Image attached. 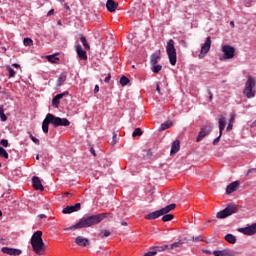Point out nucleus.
<instances>
[{"label":"nucleus","instance_id":"obj_13","mask_svg":"<svg viewBox=\"0 0 256 256\" xmlns=\"http://www.w3.org/2000/svg\"><path fill=\"white\" fill-rule=\"evenodd\" d=\"M2 253H5L6 255H11V256H19L21 255L22 251L21 249H17V248L3 247Z\"/></svg>","mask_w":256,"mask_h":256},{"label":"nucleus","instance_id":"obj_62","mask_svg":"<svg viewBox=\"0 0 256 256\" xmlns=\"http://www.w3.org/2000/svg\"><path fill=\"white\" fill-rule=\"evenodd\" d=\"M1 215H3V212H1V210H0V217H1Z\"/></svg>","mask_w":256,"mask_h":256},{"label":"nucleus","instance_id":"obj_43","mask_svg":"<svg viewBox=\"0 0 256 256\" xmlns=\"http://www.w3.org/2000/svg\"><path fill=\"white\" fill-rule=\"evenodd\" d=\"M223 135H221V133L219 132V136L213 141V145H218L219 144V141H221V137Z\"/></svg>","mask_w":256,"mask_h":256},{"label":"nucleus","instance_id":"obj_51","mask_svg":"<svg viewBox=\"0 0 256 256\" xmlns=\"http://www.w3.org/2000/svg\"><path fill=\"white\" fill-rule=\"evenodd\" d=\"M39 219H47V215L45 214H40L38 215Z\"/></svg>","mask_w":256,"mask_h":256},{"label":"nucleus","instance_id":"obj_34","mask_svg":"<svg viewBox=\"0 0 256 256\" xmlns=\"http://www.w3.org/2000/svg\"><path fill=\"white\" fill-rule=\"evenodd\" d=\"M23 43H24L25 47L33 46V40L31 38H24Z\"/></svg>","mask_w":256,"mask_h":256},{"label":"nucleus","instance_id":"obj_59","mask_svg":"<svg viewBox=\"0 0 256 256\" xmlns=\"http://www.w3.org/2000/svg\"><path fill=\"white\" fill-rule=\"evenodd\" d=\"M231 27H235V23L233 21L230 22Z\"/></svg>","mask_w":256,"mask_h":256},{"label":"nucleus","instance_id":"obj_20","mask_svg":"<svg viewBox=\"0 0 256 256\" xmlns=\"http://www.w3.org/2000/svg\"><path fill=\"white\" fill-rule=\"evenodd\" d=\"M219 125V133L220 135H223V131H225V127H227V120L224 116H221L218 120Z\"/></svg>","mask_w":256,"mask_h":256},{"label":"nucleus","instance_id":"obj_48","mask_svg":"<svg viewBox=\"0 0 256 256\" xmlns=\"http://www.w3.org/2000/svg\"><path fill=\"white\" fill-rule=\"evenodd\" d=\"M208 95H209V101H213V93L210 90L208 91Z\"/></svg>","mask_w":256,"mask_h":256},{"label":"nucleus","instance_id":"obj_11","mask_svg":"<svg viewBox=\"0 0 256 256\" xmlns=\"http://www.w3.org/2000/svg\"><path fill=\"white\" fill-rule=\"evenodd\" d=\"M239 233H243V235H255L256 234V223L249 225L247 227L244 228H239L238 229Z\"/></svg>","mask_w":256,"mask_h":256},{"label":"nucleus","instance_id":"obj_61","mask_svg":"<svg viewBox=\"0 0 256 256\" xmlns=\"http://www.w3.org/2000/svg\"><path fill=\"white\" fill-rule=\"evenodd\" d=\"M36 160L39 161V155H36Z\"/></svg>","mask_w":256,"mask_h":256},{"label":"nucleus","instance_id":"obj_3","mask_svg":"<svg viewBox=\"0 0 256 256\" xmlns=\"http://www.w3.org/2000/svg\"><path fill=\"white\" fill-rule=\"evenodd\" d=\"M43 232L42 231H36L30 240L32 249L36 255H43V252L45 251V243L43 242Z\"/></svg>","mask_w":256,"mask_h":256},{"label":"nucleus","instance_id":"obj_60","mask_svg":"<svg viewBox=\"0 0 256 256\" xmlns=\"http://www.w3.org/2000/svg\"><path fill=\"white\" fill-rule=\"evenodd\" d=\"M204 253H208L210 255L211 251L209 250H204Z\"/></svg>","mask_w":256,"mask_h":256},{"label":"nucleus","instance_id":"obj_29","mask_svg":"<svg viewBox=\"0 0 256 256\" xmlns=\"http://www.w3.org/2000/svg\"><path fill=\"white\" fill-rule=\"evenodd\" d=\"M46 59H48L49 63H57V61H59V57L55 55H48Z\"/></svg>","mask_w":256,"mask_h":256},{"label":"nucleus","instance_id":"obj_35","mask_svg":"<svg viewBox=\"0 0 256 256\" xmlns=\"http://www.w3.org/2000/svg\"><path fill=\"white\" fill-rule=\"evenodd\" d=\"M129 83V78L122 76L120 78V85H122V87H125V85H127Z\"/></svg>","mask_w":256,"mask_h":256},{"label":"nucleus","instance_id":"obj_49","mask_svg":"<svg viewBox=\"0 0 256 256\" xmlns=\"http://www.w3.org/2000/svg\"><path fill=\"white\" fill-rule=\"evenodd\" d=\"M53 13H55V10L51 9L50 11H48L47 17H51V15H53Z\"/></svg>","mask_w":256,"mask_h":256},{"label":"nucleus","instance_id":"obj_31","mask_svg":"<svg viewBox=\"0 0 256 256\" xmlns=\"http://www.w3.org/2000/svg\"><path fill=\"white\" fill-rule=\"evenodd\" d=\"M0 157H4V159H9V153H7V150L1 147V145H0Z\"/></svg>","mask_w":256,"mask_h":256},{"label":"nucleus","instance_id":"obj_38","mask_svg":"<svg viewBox=\"0 0 256 256\" xmlns=\"http://www.w3.org/2000/svg\"><path fill=\"white\" fill-rule=\"evenodd\" d=\"M173 219V214H166L162 217V221L167 222Z\"/></svg>","mask_w":256,"mask_h":256},{"label":"nucleus","instance_id":"obj_2","mask_svg":"<svg viewBox=\"0 0 256 256\" xmlns=\"http://www.w3.org/2000/svg\"><path fill=\"white\" fill-rule=\"evenodd\" d=\"M53 127H69L71 122L67 118L56 117L53 114H47L45 119L42 122V131L43 133H49V125Z\"/></svg>","mask_w":256,"mask_h":256},{"label":"nucleus","instance_id":"obj_32","mask_svg":"<svg viewBox=\"0 0 256 256\" xmlns=\"http://www.w3.org/2000/svg\"><path fill=\"white\" fill-rule=\"evenodd\" d=\"M171 125H173L172 122H166L161 124L159 131H165V129H169V127H171Z\"/></svg>","mask_w":256,"mask_h":256},{"label":"nucleus","instance_id":"obj_30","mask_svg":"<svg viewBox=\"0 0 256 256\" xmlns=\"http://www.w3.org/2000/svg\"><path fill=\"white\" fill-rule=\"evenodd\" d=\"M80 41L82 45H84L85 49H91V46H89V43H87V38H85V36H80Z\"/></svg>","mask_w":256,"mask_h":256},{"label":"nucleus","instance_id":"obj_1","mask_svg":"<svg viewBox=\"0 0 256 256\" xmlns=\"http://www.w3.org/2000/svg\"><path fill=\"white\" fill-rule=\"evenodd\" d=\"M107 217H112L111 213H101L98 215L84 216L76 223L74 226L66 228V231H71V229H85L87 227H93V225H99L103 219Z\"/></svg>","mask_w":256,"mask_h":256},{"label":"nucleus","instance_id":"obj_56","mask_svg":"<svg viewBox=\"0 0 256 256\" xmlns=\"http://www.w3.org/2000/svg\"><path fill=\"white\" fill-rule=\"evenodd\" d=\"M90 153H92V155L95 156V149L91 148V149H90Z\"/></svg>","mask_w":256,"mask_h":256},{"label":"nucleus","instance_id":"obj_45","mask_svg":"<svg viewBox=\"0 0 256 256\" xmlns=\"http://www.w3.org/2000/svg\"><path fill=\"white\" fill-rule=\"evenodd\" d=\"M253 171H256V169H255V168L249 169V170L247 171V173H246V177H249V175H251V173H253Z\"/></svg>","mask_w":256,"mask_h":256},{"label":"nucleus","instance_id":"obj_16","mask_svg":"<svg viewBox=\"0 0 256 256\" xmlns=\"http://www.w3.org/2000/svg\"><path fill=\"white\" fill-rule=\"evenodd\" d=\"M76 53L79 59H81L82 61H87V52H85V50H83V47H81V45L79 44L76 45Z\"/></svg>","mask_w":256,"mask_h":256},{"label":"nucleus","instance_id":"obj_12","mask_svg":"<svg viewBox=\"0 0 256 256\" xmlns=\"http://www.w3.org/2000/svg\"><path fill=\"white\" fill-rule=\"evenodd\" d=\"M81 210V203H76L72 206H67L62 210V213H64V215H69L71 213H75L76 211H80Z\"/></svg>","mask_w":256,"mask_h":256},{"label":"nucleus","instance_id":"obj_23","mask_svg":"<svg viewBox=\"0 0 256 256\" xmlns=\"http://www.w3.org/2000/svg\"><path fill=\"white\" fill-rule=\"evenodd\" d=\"M153 249H154V251H156V254L161 253L163 251H170L169 250V245L156 246Z\"/></svg>","mask_w":256,"mask_h":256},{"label":"nucleus","instance_id":"obj_50","mask_svg":"<svg viewBox=\"0 0 256 256\" xmlns=\"http://www.w3.org/2000/svg\"><path fill=\"white\" fill-rule=\"evenodd\" d=\"M235 117H236V115L233 114V115L231 116V118H230L229 123H232V124H233V122L235 121Z\"/></svg>","mask_w":256,"mask_h":256},{"label":"nucleus","instance_id":"obj_57","mask_svg":"<svg viewBox=\"0 0 256 256\" xmlns=\"http://www.w3.org/2000/svg\"><path fill=\"white\" fill-rule=\"evenodd\" d=\"M65 9H66L67 11H71V7L67 6V4H65Z\"/></svg>","mask_w":256,"mask_h":256},{"label":"nucleus","instance_id":"obj_52","mask_svg":"<svg viewBox=\"0 0 256 256\" xmlns=\"http://www.w3.org/2000/svg\"><path fill=\"white\" fill-rule=\"evenodd\" d=\"M94 93H99V85H96V86L94 87Z\"/></svg>","mask_w":256,"mask_h":256},{"label":"nucleus","instance_id":"obj_55","mask_svg":"<svg viewBox=\"0 0 256 256\" xmlns=\"http://www.w3.org/2000/svg\"><path fill=\"white\" fill-rule=\"evenodd\" d=\"M115 137H117V134L113 133V141H112V145H115Z\"/></svg>","mask_w":256,"mask_h":256},{"label":"nucleus","instance_id":"obj_17","mask_svg":"<svg viewBox=\"0 0 256 256\" xmlns=\"http://www.w3.org/2000/svg\"><path fill=\"white\" fill-rule=\"evenodd\" d=\"M117 7H119V3L113 0H107L106 8L108 11H110V13H115V11H117Z\"/></svg>","mask_w":256,"mask_h":256},{"label":"nucleus","instance_id":"obj_28","mask_svg":"<svg viewBox=\"0 0 256 256\" xmlns=\"http://www.w3.org/2000/svg\"><path fill=\"white\" fill-rule=\"evenodd\" d=\"M0 119L3 123L7 121V116L5 115V109L3 108V106H0Z\"/></svg>","mask_w":256,"mask_h":256},{"label":"nucleus","instance_id":"obj_25","mask_svg":"<svg viewBox=\"0 0 256 256\" xmlns=\"http://www.w3.org/2000/svg\"><path fill=\"white\" fill-rule=\"evenodd\" d=\"M67 81V75L61 74L57 80V87H61Z\"/></svg>","mask_w":256,"mask_h":256},{"label":"nucleus","instance_id":"obj_37","mask_svg":"<svg viewBox=\"0 0 256 256\" xmlns=\"http://www.w3.org/2000/svg\"><path fill=\"white\" fill-rule=\"evenodd\" d=\"M111 235V232L109 230H101L100 231V237H109Z\"/></svg>","mask_w":256,"mask_h":256},{"label":"nucleus","instance_id":"obj_8","mask_svg":"<svg viewBox=\"0 0 256 256\" xmlns=\"http://www.w3.org/2000/svg\"><path fill=\"white\" fill-rule=\"evenodd\" d=\"M211 50V36H208L206 38V41L201 46L200 53L198 55L199 59H205L207 57V54Z\"/></svg>","mask_w":256,"mask_h":256},{"label":"nucleus","instance_id":"obj_15","mask_svg":"<svg viewBox=\"0 0 256 256\" xmlns=\"http://www.w3.org/2000/svg\"><path fill=\"white\" fill-rule=\"evenodd\" d=\"M32 185L36 191H43L45 189L43 184H41V179H39L37 176L32 177Z\"/></svg>","mask_w":256,"mask_h":256},{"label":"nucleus","instance_id":"obj_5","mask_svg":"<svg viewBox=\"0 0 256 256\" xmlns=\"http://www.w3.org/2000/svg\"><path fill=\"white\" fill-rule=\"evenodd\" d=\"M166 53L170 64L175 66L177 63V49L175 48V41H173V39L168 40L166 44Z\"/></svg>","mask_w":256,"mask_h":256},{"label":"nucleus","instance_id":"obj_36","mask_svg":"<svg viewBox=\"0 0 256 256\" xmlns=\"http://www.w3.org/2000/svg\"><path fill=\"white\" fill-rule=\"evenodd\" d=\"M140 135H143V132L141 131V128H136L134 132L132 133V137H140Z\"/></svg>","mask_w":256,"mask_h":256},{"label":"nucleus","instance_id":"obj_39","mask_svg":"<svg viewBox=\"0 0 256 256\" xmlns=\"http://www.w3.org/2000/svg\"><path fill=\"white\" fill-rule=\"evenodd\" d=\"M67 95H69V92H63L61 94H57L55 97L58 101H61V99H63V97H67Z\"/></svg>","mask_w":256,"mask_h":256},{"label":"nucleus","instance_id":"obj_33","mask_svg":"<svg viewBox=\"0 0 256 256\" xmlns=\"http://www.w3.org/2000/svg\"><path fill=\"white\" fill-rule=\"evenodd\" d=\"M6 70L8 71L9 73V78H13L15 77L16 73H15V70H13V68H11V66L7 65L6 66Z\"/></svg>","mask_w":256,"mask_h":256},{"label":"nucleus","instance_id":"obj_41","mask_svg":"<svg viewBox=\"0 0 256 256\" xmlns=\"http://www.w3.org/2000/svg\"><path fill=\"white\" fill-rule=\"evenodd\" d=\"M30 135V139L31 141H33V143H35V145H39V139L35 138V136H33V134L29 133Z\"/></svg>","mask_w":256,"mask_h":256},{"label":"nucleus","instance_id":"obj_9","mask_svg":"<svg viewBox=\"0 0 256 256\" xmlns=\"http://www.w3.org/2000/svg\"><path fill=\"white\" fill-rule=\"evenodd\" d=\"M236 206L230 205L216 214L217 219H225L235 214Z\"/></svg>","mask_w":256,"mask_h":256},{"label":"nucleus","instance_id":"obj_10","mask_svg":"<svg viewBox=\"0 0 256 256\" xmlns=\"http://www.w3.org/2000/svg\"><path fill=\"white\" fill-rule=\"evenodd\" d=\"M213 255L215 256H237V251L233 249L214 250Z\"/></svg>","mask_w":256,"mask_h":256},{"label":"nucleus","instance_id":"obj_4","mask_svg":"<svg viewBox=\"0 0 256 256\" xmlns=\"http://www.w3.org/2000/svg\"><path fill=\"white\" fill-rule=\"evenodd\" d=\"M255 87H256V79L252 76H249L243 90V94L245 95V97H247V99H253V97H255L256 95Z\"/></svg>","mask_w":256,"mask_h":256},{"label":"nucleus","instance_id":"obj_53","mask_svg":"<svg viewBox=\"0 0 256 256\" xmlns=\"http://www.w3.org/2000/svg\"><path fill=\"white\" fill-rule=\"evenodd\" d=\"M156 91L157 93H161V88L159 87V84H156Z\"/></svg>","mask_w":256,"mask_h":256},{"label":"nucleus","instance_id":"obj_40","mask_svg":"<svg viewBox=\"0 0 256 256\" xmlns=\"http://www.w3.org/2000/svg\"><path fill=\"white\" fill-rule=\"evenodd\" d=\"M0 145H2V147H9V140L7 139H2L0 141Z\"/></svg>","mask_w":256,"mask_h":256},{"label":"nucleus","instance_id":"obj_6","mask_svg":"<svg viewBox=\"0 0 256 256\" xmlns=\"http://www.w3.org/2000/svg\"><path fill=\"white\" fill-rule=\"evenodd\" d=\"M176 205L175 204H170L164 208H161L160 210H156L152 213H149L148 215H146V219H148L149 221L153 220V219H159V217L163 216V215H167V213H169L170 211H173V209H175Z\"/></svg>","mask_w":256,"mask_h":256},{"label":"nucleus","instance_id":"obj_21","mask_svg":"<svg viewBox=\"0 0 256 256\" xmlns=\"http://www.w3.org/2000/svg\"><path fill=\"white\" fill-rule=\"evenodd\" d=\"M181 149V144L179 143V140H176L173 142L170 150L171 155H175V153H179V150Z\"/></svg>","mask_w":256,"mask_h":256},{"label":"nucleus","instance_id":"obj_47","mask_svg":"<svg viewBox=\"0 0 256 256\" xmlns=\"http://www.w3.org/2000/svg\"><path fill=\"white\" fill-rule=\"evenodd\" d=\"M231 129H233V123L229 122L226 131H231Z\"/></svg>","mask_w":256,"mask_h":256},{"label":"nucleus","instance_id":"obj_24","mask_svg":"<svg viewBox=\"0 0 256 256\" xmlns=\"http://www.w3.org/2000/svg\"><path fill=\"white\" fill-rule=\"evenodd\" d=\"M225 240L228 242V243H231L232 245H234V243H237V238L233 235V234H227L225 236Z\"/></svg>","mask_w":256,"mask_h":256},{"label":"nucleus","instance_id":"obj_27","mask_svg":"<svg viewBox=\"0 0 256 256\" xmlns=\"http://www.w3.org/2000/svg\"><path fill=\"white\" fill-rule=\"evenodd\" d=\"M181 245H183V240H179L178 242L170 244V245H168V247H169V250L171 251V249H177V248L181 247Z\"/></svg>","mask_w":256,"mask_h":256},{"label":"nucleus","instance_id":"obj_54","mask_svg":"<svg viewBox=\"0 0 256 256\" xmlns=\"http://www.w3.org/2000/svg\"><path fill=\"white\" fill-rule=\"evenodd\" d=\"M12 67H15L16 69H19L20 65L18 63L12 64Z\"/></svg>","mask_w":256,"mask_h":256},{"label":"nucleus","instance_id":"obj_44","mask_svg":"<svg viewBox=\"0 0 256 256\" xmlns=\"http://www.w3.org/2000/svg\"><path fill=\"white\" fill-rule=\"evenodd\" d=\"M192 241H203V237L201 236L192 237Z\"/></svg>","mask_w":256,"mask_h":256},{"label":"nucleus","instance_id":"obj_64","mask_svg":"<svg viewBox=\"0 0 256 256\" xmlns=\"http://www.w3.org/2000/svg\"><path fill=\"white\" fill-rule=\"evenodd\" d=\"M132 69H135V65H132Z\"/></svg>","mask_w":256,"mask_h":256},{"label":"nucleus","instance_id":"obj_63","mask_svg":"<svg viewBox=\"0 0 256 256\" xmlns=\"http://www.w3.org/2000/svg\"><path fill=\"white\" fill-rule=\"evenodd\" d=\"M2 50H3V51H7V49H5V48H2Z\"/></svg>","mask_w":256,"mask_h":256},{"label":"nucleus","instance_id":"obj_18","mask_svg":"<svg viewBox=\"0 0 256 256\" xmlns=\"http://www.w3.org/2000/svg\"><path fill=\"white\" fill-rule=\"evenodd\" d=\"M76 245H79V247H87L89 246V239L84 238L82 236H78L75 239Z\"/></svg>","mask_w":256,"mask_h":256},{"label":"nucleus","instance_id":"obj_26","mask_svg":"<svg viewBox=\"0 0 256 256\" xmlns=\"http://www.w3.org/2000/svg\"><path fill=\"white\" fill-rule=\"evenodd\" d=\"M150 65H151L152 73H159V71H161V69H163V66H161L159 64H150Z\"/></svg>","mask_w":256,"mask_h":256},{"label":"nucleus","instance_id":"obj_19","mask_svg":"<svg viewBox=\"0 0 256 256\" xmlns=\"http://www.w3.org/2000/svg\"><path fill=\"white\" fill-rule=\"evenodd\" d=\"M239 187V182L235 181L230 183L227 187H226V193L228 195H231V193H235V191H237V188Z\"/></svg>","mask_w":256,"mask_h":256},{"label":"nucleus","instance_id":"obj_58","mask_svg":"<svg viewBox=\"0 0 256 256\" xmlns=\"http://www.w3.org/2000/svg\"><path fill=\"white\" fill-rule=\"evenodd\" d=\"M121 225H122L123 227H127V222H122Z\"/></svg>","mask_w":256,"mask_h":256},{"label":"nucleus","instance_id":"obj_14","mask_svg":"<svg viewBox=\"0 0 256 256\" xmlns=\"http://www.w3.org/2000/svg\"><path fill=\"white\" fill-rule=\"evenodd\" d=\"M211 131H213V126H211V125L207 129H202L199 132L196 141L198 143H199V141H203V139H205V137H207V135H209V133H211Z\"/></svg>","mask_w":256,"mask_h":256},{"label":"nucleus","instance_id":"obj_22","mask_svg":"<svg viewBox=\"0 0 256 256\" xmlns=\"http://www.w3.org/2000/svg\"><path fill=\"white\" fill-rule=\"evenodd\" d=\"M159 59H161V54L159 52L152 54L150 57V65H156Z\"/></svg>","mask_w":256,"mask_h":256},{"label":"nucleus","instance_id":"obj_42","mask_svg":"<svg viewBox=\"0 0 256 256\" xmlns=\"http://www.w3.org/2000/svg\"><path fill=\"white\" fill-rule=\"evenodd\" d=\"M52 105L53 107H59V100L56 99V96L52 100Z\"/></svg>","mask_w":256,"mask_h":256},{"label":"nucleus","instance_id":"obj_7","mask_svg":"<svg viewBox=\"0 0 256 256\" xmlns=\"http://www.w3.org/2000/svg\"><path fill=\"white\" fill-rule=\"evenodd\" d=\"M221 51L223 53L222 58H220V61H227L229 59H233L235 57V47L225 44L222 45Z\"/></svg>","mask_w":256,"mask_h":256},{"label":"nucleus","instance_id":"obj_46","mask_svg":"<svg viewBox=\"0 0 256 256\" xmlns=\"http://www.w3.org/2000/svg\"><path fill=\"white\" fill-rule=\"evenodd\" d=\"M111 81V74H108L107 77L104 79L105 83H109Z\"/></svg>","mask_w":256,"mask_h":256}]
</instances>
